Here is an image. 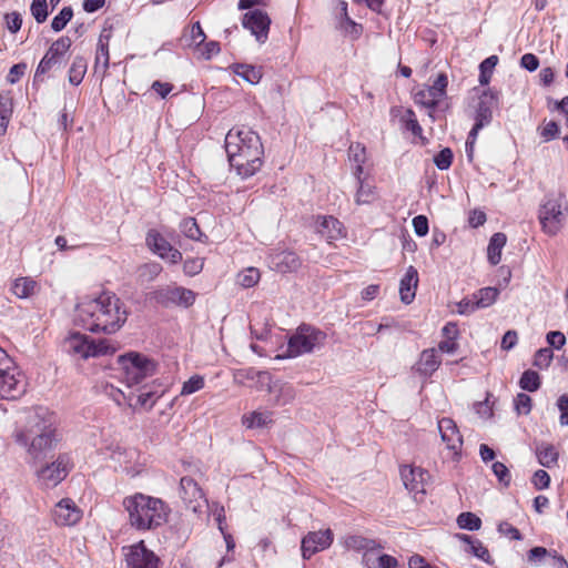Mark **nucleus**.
<instances>
[{
    "mask_svg": "<svg viewBox=\"0 0 568 568\" xmlns=\"http://www.w3.org/2000/svg\"><path fill=\"white\" fill-rule=\"evenodd\" d=\"M413 227L418 236H425L428 233V220L425 215H417L413 219Z\"/></svg>",
    "mask_w": 568,
    "mask_h": 568,
    "instance_id": "338daca9",
    "label": "nucleus"
},
{
    "mask_svg": "<svg viewBox=\"0 0 568 568\" xmlns=\"http://www.w3.org/2000/svg\"><path fill=\"white\" fill-rule=\"evenodd\" d=\"M181 232L191 240H200L202 232L193 217L184 219L180 225Z\"/></svg>",
    "mask_w": 568,
    "mask_h": 568,
    "instance_id": "8fccbe9b",
    "label": "nucleus"
},
{
    "mask_svg": "<svg viewBox=\"0 0 568 568\" xmlns=\"http://www.w3.org/2000/svg\"><path fill=\"white\" fill-rule=\"evenodd\" d=\"M87 72V61L83 57H75L69 69V82L72 85H79Z\"/></svg>",
    "mask_w": 568,
    "mask_h": 568,
    "instance_id": "e433bc0d",
    "label": "nucleus"
},
{
    "mask_svg": "<svg viewBox=\"0 0 568 568\" xmlns=\"http://www.w3.org/2000/svg\"><path fill=\"white\" fill-rule=\"evenodd\" d=\"M349 156L356 163L354 175L356 179L363 173V164L365 162V148L361 144H355L349 146Z\"/></svg>",
    "mask_w": 568,
    "mask_h": 568,
    "instance_id": "a18cd8bd",
    "label": "nucleus"
},
{
    "mask_svg": "<svg viewBox=\"0 0 568 568\" xmlns=\"http://www.w3.org/2000/svg\"><path fill=\"white\" fill-rule=\"evenodd\" d=\"M148 247L159 255L162 260L176 264L182 260V253L174 248L162 234L155 230H150L145 239Z\"/></svg>",
    "mask_w": 568,
    "mask_h": 568,
    "instance_id": "2eb2a0df",
    "label": "nucleus"
},
{
    "mask_svg": "<svg viewBox=\"0 0 568 568\" xmlns=\"http://www.w3.org/2000/svg\"><path fill=\"white\" fill-rule=\"evenodd\" d=\"M26 70H27L26 63H18V64L12 65L9 70V74L7 77L8 82L11 84L17 83L22 78Z\"/></svg>",
    "mask_w": 568,
    "mask_h": 568,
    "instance_id": "69168bd1",
    "label": "nucleus"
},
{
    "mask_svg": "<svg viewBox=\"0 0 568 568\" xmlns=\"http://www.w3.org/2000/svg\"><path fill=\"white\" fill-rule=\"evenodd\" d=\"M204 378L200 375H194L183 383L181 395L186 396L201 390L204 387Z\"/></svg>",
    "mask_w": 568,
    "mask_h": 568,
    "instance_id": "3c124183",
    "label": "nucleus"
},
{
    "mask_svg": "<svg viewBox=\"0 0 568 568\" xmlns=\"http://www.w3.org/2000/svg\"><path fill=\"white\" fill-rule=\"evenodd\" d=\"M73 17V10L71 7H64L51 21V28L53 31L59 32L65 28L68 22Z\"/></svg>",
    "mask_w": 568,
    "mask_h": 568,
    "instance_id": "09e8293b",
    "label": "nucleus"
},
{
    "mask_svg": "<svg viewBox=\"0 0 568 568\" xmlns=\"http://www.w3.org/2000/svg\"><path fill=\"white\" fill-rule=\"evenodd\" d=\"M203 268V261L201 258H190L184 262V273L194 276L199 274Z\"/></svg>",
    "mask_w": 568,
    "mask_h": 568,
    "instance_id": "e2e57ef3",
    "label": "nucleus"
},
{
    "mask_svg": "<svg viewBox=\"0 0 568 568\" xmlns=\"http://www.w3.org/2000/svg\"><path fill=\"white\" fill-rule=\"evenodd\" d=\"M491 470L500 484H503L505 487H508L510 485L511 475L508 467L505 464L500 462H495L491 465Z\"/></svg>",
    "mask_w": 568,
    "mask_h": 568,
    "instance_id": "864d4df0",
    "label": "nucleus"
},
{
    "mask_svg": "<svg viewBox=\"0 0 568 568\" xmlns=\"http://www.w3.org/2000/svg\"><path fill=\"white\" fill-rule=\"evenodd\" d=\"M447 83L448 80L446 74L440 73L430 87L419 90L415 93V103L434 110L440 99L445 95Z\"/></svg>",
    "mask_w": 568,
    "mask_h": 568,
    "instance_id": "4468645a",
    "label": "nucleus"
},
{
    "mask_svg": "<svg viewBox=\"0 0 568 568\" xmlns=\"http://www.w3.org/2000/svg\"><path fill=\"white\" fill-rule=\"evenodd\" d=\"M75 320L84 329L95 334L116 333L128 320L123 302L112 292L84 297L77 305Z\"/></svg>",
    "mask_w": 568,
    "mask_h": 568,
    "instance_id": "f257e3e1",
    "label": "nucleus"
},
{
    "mask_svg": "<svg viewBox=\"0 0 568 568\" xmlns=\"http://www.w3.org/2000/svg\"><path fill=\"white\" fill-rule=\"evenodd\" d=\"M234 74L241 77L251 84H257L262 79V72L258 68L250 64L235 63L231 65Z\"/></svg>",
    "mask_w": 568,
    "mask_h": 568,
    "instance_id": "473e14b6",
    "label": "nucleus"
},
{
    "mask_svg": "<svg viewBox=\"0 0 568 568\" xmlns=\"http://www.w3.org/2000/svg\"><path fill=\"white\" fill-rule=\"evenodd\" d=\"M180 496L184 504L193 513L201 511L205 505L209 506L207 499L199 484L191 477H182L180 480Z\"/></svg>",
    "mask_w": 568,
    "mask_h": 568,
    "instance_id": "ddd939ff",
    "label": "nucleus"
},
{
    "mask_svg": "<svg viewBox=\"0 0 568 568\" xmlns=\"http://www.w3.org/2000/svg\"><path fill=\"white\" fill-rule=\"evenodd\" d=\"M546 339L550 346H552L557 349H560L566 343L565 335L559 331L549 332L546 336Z\"/></svg>",
    "mask_w": 568,
    "mask_h": 568,
    "instance_id": "774afa93",
    "label": "nucleus"
},
{
    "mask_svg": "<svg viewBox=\"0 0 568 568\" xmlns=\"http://www.w3.org/2000/svg\"><path fill=\"white\" fill-rule=\"evenodd\" d=\"M82 517V510L71 498L61 499L53 509V519L59 526H73Z\"/></svg>",
    "mask_w": 568,
    "mask_h": 568,
    "instance_id": "412c9836",
    "label": "nucleus"
},
{
    "mask_svg": "<svg viewBox=\"0 0 568 568\" xmlns=\"http://www.w3.org/2000/svg\"><path fill=\"white\" fill-rule=\"evenodd\" d=\"M64 347L69 353L81 358L98 357L114 352L106 339L94 341L81 333H72L64 341Z\"/></svg>",
    "mask_w": 568,
    "mask_h": 568,
    "instance_id": "6e6552de",
    "label": "nucleus"
},
{
    "mask_svg": "<svg viewBox=\"0 0 568 568\" xmlns=\"http://www.w3.org/2000/svg\"><path fill=\"white\" fill-rule=\"evenodd\" d=\"M568 215V202L564 193H549L539 205L538 221L541 230L549 236L557 235Z\"/></svg>",
    "mask_w": 568,
    "mask_h": 568,
    "instance_id": "39448f33",
    "label": "nucleus"
},
{
    "mask_svg": "<svg viewBox=\"0 0 568 568\" xmlns=\"http://www.w3.org/2000/svg\"><path fill=\"white\" fill-rule=\"evenodd\" d=\"M316 231L328 242L337 240L343 235L342 223L333 216L318 217L316 223Z\"/></svg>",
    "mask_w": 568,
    "mask_h": 568,
    "instance_id": "c85d7f7f",
    "label": "nucleus"
},
{
    "mask_svg": "<svg viewBox=\"0 0 568 568\" xmlns=\"http://www.w3.org/2000/svg\"><path fill=\"white\" fill-rule=\"evenodd\" d=\"M551 552L548 551L545 547H534L531 548L528 554H527V558H528V561L531 562V564H539L541 562V560L547 557V556H550Z\"/></svg>",
    "mask_w": 568,
    "mask_h": 568,
    "instance_id": "680f3d73",
    "label": "nucleus"
},
{
    "mask_svg": "<svg viewBox=\"0 0 568 568\" xmlns=\"http://www.w3.org/2000/svg\"><path fill=\"white\" fill-rule=\"evenodd\" d=\"M506 235L504 233H495L489 241L487 247V257L491 265H497L501 260V251L506 244Z\"/></svg>",
    "mask_w": 568,
    "mask_h": 568,
    "instance_id": "2f4dec72",
    "label": "nucleus"
},
{
    "mask_svg": "<svg viewBox=\"0 0 568 568\" xmlns=\"http://www.w3.org/2000/svg\"><path fill=\"white\" fill-rule=\"evenodd\" d=\"M362 564L365 568H397L399 565L395 557L383 554L382 546L378 544L363 554Z\"/></svg>",
    "mask_w": 568,
    "mask_h": 568,
    "instance_id": "b1692460",
    "label": "nucleus"
},
{
    "mask_svg": "<svg viewBox=\"0 0 568 568\" xmlns=\"http://www.w3.org/2000/svg\"><path fill=\"white\" fill-rule=\"evenodd\" d=\"M26 379L19 367L10 361L8 367H0V398L13 400L26 392Z\"/></svg>",
    "mask_w": 568,
    "mask_h": 568,
    "instance_id": "1a4fd4ad",
    "label": "nucleus"
},
{
    "mask_svg": "<svg viewBox=\"0 0 568 568\" xmlns=\"http://www.w3.org/2000/svg\"><path fill=\"white\" fill-rule=\"evenodd\" d=\"M270 266L280 273L295 272L301 266V258L292 251H276L268 255Z\"/></svg>",
    "mask_w": 568,
    "mask_h": 568,
    "instance_id": "5701e85b",
    "label": "nucleus"
},
{
    "mask_svg": "<svg viewBox=\"0 0 568 568\" xmlns=\"http://www.w3.org/2000/svg\"><path fill=\"white\" fill-rule=\"evenodd\" d=\"M514 405L518 414L528 415L531 410V398L525 393H519L514 399Z\"/></svg>",
    "mask_w": 568,
    "mask_h": 568,
    "instance_id": "13d9d810",
    "label": "nucleus"
},
{
    "mask_svg": "<svg viewBox=\"0 0 568 568\" xmlns=\"http://www.w3.org/2000/svg\"><path fill=\"white\" fill-rule=\"evenodd\" d=\"M118 362L121 366V381L131 388L142 383L146 377L155 372V363L145 355L130 352L119 356Z\"/></svg>",
    "mask_w": 568,
    "mask_h": 568,
    "instance_id": "423d86ee",
    "label": "nucleus"
},
{
    "mask_svg": "<svg viewBox=\"0 0 568 568\" xmlns=\"http://www.w3.org/2000/svg\"><path fill=\"white\" fill-rule=\"evenodd\" d=\"M400 477L407 490L414 494H425L429 474L422 467L403 466Z\"/></svg>",
    "mask_w": 568,
    "mask_h": 568,
    "instance_id": "aec40b11",
    "label": "nucleus"
},
{
    "mask_svg": "<svg viewBox=\"0 0 568 568\" xmlns=\"http://www.w3.org/2000/svg\"><path fill=\"white\" fill-rule=\"evenodd\" d=\"M126 568H159L160 558L146 548L144 541L123 547Z\"/></svg>",
    "mask_w": 568,
    "mask_h": 568,
    "instance_id": "9d476101",
    "label": "nucleus"
},
{
    "mask_svg": "<svg viewBox=\"0 0 568 568\" xmlns=\"http://www.w3.org/2000/svg\"><path fill=\"white\" fill-rule=\"evenodd\" d=\"M494 95L485 92L477 104L475 113V124L468 134V140H476L478 132L491 122L493 108H494Z\"/></svg>",
    "mask_w": 568,
    "mask_h": 568,
    "instance_id": "6ab92c4d",
    "label": "nucleus"
},
{
    "mask_svg": "<svg viewBox=\"0 0 568 568\" xmlns=\"http://www.w3.org/2000/svg\"><path fill=\"white\" fill-rule=\"evenodd\" d=\"M122 505L128 513L130 526L138 531L154 530L168 521L170 508L160 498L135 493L126 496Z\"/></svg>",
    "mask_w": 568,
    "mask_h": 568,
    "instance_id": "20e7f679",
    "label": "nucleus"
},
{
    "mask_svg": "<svg viewBox=\"0 0 568 568\" xmlns=\"http://www.w3.org/2000/svg\"><path fill=\"white\" fill-rule=\"evenodd\" d=\"M333 531L331 529L311 531L302 539V556L310 559L318 551L327 549L333 542Z\"/></svg>",
    "mask_w": 568,
    "mask_h": 568,
    "instance_id": "f3484780",
    "label": "nucleus"
},
{
    "mask_svg": "<svg viewBox=\"0 0 568 568\" xmlns=\"http://www.w3.org/2000/svg\"><path fill=\"white\" fill-rule=\"evenodd\" d=\"M13 437L33 459L44 457L58 442L54 414L45 407L33 408L28 414L24 428L16 430Z\"/></svg>",
    "mask_w": 568,
    "mask_h": 568,
    "instance_id": "7ed1b4c3",
    "label": "nucleus"
},
{
    "mask_svg": "<svg viewBox=\"0 0 568 568\" xmlns=\"http://www.w3.org/2000/svg\"><path fill=\"white\" fill-rule=\"evenodd\" d=\"M457 524L459 528L467 529L470 531L478 530L481 526V520L478 516L473 513H462L457 517Z\"/></svg>",
    "mask_w": 568,
    "mask_h": 568,
    "instance_id": "49530a36",
    "label": "nucleus"
},
{
    "mask_svg": "<svg viewBox=\"0 0 568 568\" xmlns=\"http://www.w3.org/2000/svg\"><path fill=\"white\" fill-rule=\"evenodd\" d=\"M225 151L230 165L247 179L263 164L264 149L260 135L246 126L232 128L225 136Z\"/></svg>",
    "mask_w": 568,
    "mask_h": 568,
    "instance_id": "f03ea898",
    "label": "nucleus"
},
{
    "mask_svg": "<svg viewBox=\"0 0 568 568\" xmlns=\"http://www.w3.org/2000/svg\"><path fill=\"white\" fill-rule=\"evenodd\" d=\"M375 544H376L375 540L367 539L365 537L357 536V535L348 536L345 539V546L348 549H353L356 551H363V554L367 552L368 549L373 548Z\"/></svg>",
    "mask_w": 568,
    "mask_h": 568,
    "instance_id": "ea45409f",
    "label": "nucleus"
},
{
    "mask_svg": "<svg viewBox=\"0 0 568 568\" xmlns=\"http://www.w3.org/2000/svg\"><path fill=\"white\" fill-rule=\"evenodd\" d=\"M31 14L38 23H43L48 18L47 0H33L30 7Z\"/></svg>",
    "mask_w": 568,
    "mask_h": 568,
    "instance_id": "603ef678",
    "label": "nucleus"
},
{
    "mask_svg": "<svg viewBox=\"0 0 568 568\" xmlns=\"http://www.w3.org/2000/svg\"><path fill=\"white\" fill-rule=\"evenodd\" d=\"M531 483L535 486L536 489L542 490L549 487L550 485V476L549 474L544 469H538L535 471Z\"/></svg>",
    "mask_w": 568,
    "mask_h": 568,
    "instance_id": "bf43d9fd",
    "label": "nucleus"
},
{
    "mask_svg": "<svg viewBox=\"0 0 568 568\" xmlns=\"http://www.w3.org/2000/svg\"><path fill=\"white\" fill-rule=\"evenodd\" d=\"M498 63V57L497 55H490L486 58L480 64H479V83L481 85H486L489 83L491 79L493 71L495 67Z\"/></svg>",
    "mask_w": 568,
    "mask_h": 568,
    "instance_id": "79ce46f5",
    "label": "nucleus"
},
{
    "mask_svg": "<svg viewBox=\"0 0 568 568\" xmlns=\"http://www.w3.org/2000/svg\"><path fill=\"white\" fill-rule=\"evenodd\" d=\"M37 290V282L30 277H19L14 280L11 292L19 298L31 297Z\"/></svg>",
    "mask_w": 568,
    "mask_h": 568,
    "instance_id": "72a5a7b5",
    "label": "nucleus"
},
{
    "mask_svg": "<svg viewBox=\"0 0 568 568\" xmlns=\"http://www.w3.org/2000/svg\"><path fill=\"white\" fill-rule=\"evenodd\" d=\"M499 293L497 287H483L457 304L458 313L469 315L476 310L489 307L497 301Z\"/></svg>",
    "mask_w": 568,
    "mask_h": 568,
    "instance_id": "9b49d317",
    "label": "nucleus"
},
{
    "mask_svg": "<svg viewBox=\"0 0 568 568\" xmlns=\"http://www.w3.org/2000/svg\"><path fill=\"white\" fill-rule=\"evenodd\" d=\"M458 538L468 545L467 552L474 555L485 562H490V555L488 549L478 539H474L468 535H458Z\"/></svg>",
    "mask_w": 568,
    "mask_h": 568,
    "instance_id": "f704fd0d",
    "label": "nucleus"
},
{
    "mask_svg": "<svg viewBox=\"0 0 568 568\" xmlns=\"http://www.w3.org/2000/svg\"><path fill=\"white\" fill-rule=\"evenodd\" d=\"M326 334L307 324H302L296 332L288 338L287 357H297L303 354L312 353L316 347L324 344Z\"/></svg>",
    "mask_w": 568,
    "mask_h": 568,
    "instance_id": "0eeeda50",
    "label": "nucleus"
},
{
    "mask_svg": "<svg viewBox=\"0 0 568 568\" xmlns=\"http://www.w3.org/2000/svg\"><path fill=\"white\" fill-rule=\"evenodd\" d=\"M400 122L403 123V126L407 131H410L416 136H422L423 129L419 125V123L416 119V114L412 109H406L403 112V114L400 116Z\"/></svg>",
    "mask_w": 568,
    "mask_h": 568,
    "instance_id": "37998d69",
    "label": "nucleus"
},
{
    "mask_svg": "<svg viewBox=\"0 0 568 568\" xmlns=\"http://www.w3.org/2000/svg\"><path fill=\"white\" fill-rule=\"evenodd\" d=\"M453 158L454 155L452 150L449 148H445L435 155L434 163L439 170L444 171L449 169Z\"/></svg>",
    "mask_w": 568,
    "mask_h": 568,
    "instance_id": "6e6d98bb",
    "label": "nucleus"
},
{
    "mask_svg": "<svg viewBox=\"0 0 568 568\" xmlns=\"http://www.w3.org/2000/svg\"><path fill=\"white\" fill-rule=\"evenodd\" d=\"M260 271L255 267H247L237 274L236 282L244 288H250L256 285L260 281Z\"/></svg>",
    "mask_w": 568,
    "mask_h": 568,
    "instance_id": "a19ab883",
    "label": "nucleus"
},
{
    "mask_svg": "<svg viewBox=\"0 0 568 568\" xmlns=\"http://www.w3.org/2000/svg\"><path fill=\"white\" fill-rule=\"evenodd\" d=\"M552 357L554 353L550 348H540L536 352L532 364L540 369H545L550 365Z\"/></svg>",
    "mask_w": 568,
    "mask_h": 568,
    "instance_id": "5fc2aeb1",
    "label": "nucleus"
},
{
    "mask_svg": "<svg viewBox=\"0 0 568 568\" xmlns=\"http://www.w3.org/2000/svg\"><path fill=\"white\" fill-rule=\"evenodd\" d=\"M519 386L527 392L537 390L540 387L539 374L531 369L525 371L519 379Z\"/></svg>",
    "mask_w": 568,
    "mask_h": 568,
    "instance_id": "c03bdc74",
    "label": "nucleus"
},
{
    "mask_svg": "<svg viewBox=\"0 0 568 568\" xmlns=\"http://www.w3.org/2000/svg\"><path fill=\"white\" fill-rule=\"evenodd\" d=\"M242 24L251 31L260 43H264L267 40L271 19L264 11L255 9L246 12Z\"/></svg>",
    "mask_w": 568,
    "mask_h": 568,
    "instance_id": "dca6fc26",
    "label": "nucleus"
},
{
    "mask_svg": "<svg viewBox=\"0 0 568 568\" xmlns=\"http://www.w3.org/2000/svg\"><path fill=\"white\" fill-rule=\"evenodd\" d=\"M272 423V413L270 412H253L243 416V424L247 428L264 427Z\"/></svg>",
    "mask_w": 568,
    "mask_h": 568,
    "instance_id": "58836bf2",
    "label": "nucleus"
},
{
    "mask_svg": "<svg viewBox=\"0 0 568 568\" xmlns=\"http://www.w3.org/2000/svg\"><path fill=\"white\" fill-rule=\"evenodd\" d=\"M358 190L356 192L355 202L356 204H368L375 199V194L373 187L368 184H365L361 178L357 179Z\"/></svg>",
    "mask_w": 568,
    "mask_h": 568,
    "instance_id": "de8ad7c7",
    "label": "nucleus"
},
{
    "mask_svg": "<svg viewBox=\"0 0 568 568\" xmlns=\"http://www.w3.org/2000/svg\"><path fill=\"white\" fill-rule=\"evenodd\" d=\"M437 426L440 438L447 449L452 450L454 454H459L463 447V436L456 423L449 417H444L438 420Z\"/></svg>",
    "mask_w": 568,
    "mask_h": 568,
    "instance_id": "4be33fe9",
    "label": "nucleus"
},
{
    "mask_svg": "<svg viewBox=\"0 0 568 568\" xmlns=\"http://www.w3.org/2000/svg\"><path fill=\"white\" fill-rule=\"evenodd\" d=\"M71 468L68 455H60L51 465L42 467L38 471L39 479L47 486H57L63 480Z\"/></svg>",
    "mask_w": 568,
    "mask_h": 568,
    "instance_id": "a211bd4d",
    "label": "nucleus"
},
{
    "mask_svg": "<svg viewBox=\"0 0 568 568\" xmlns=\"http://www.w3.org/2000/svg\"><path fill=\"white\" fill-rule=\"evenodd\" d=\"M71 43L69 37H60L51 44L36 70L34 82L42 81L41 77L61 62L62 57L69 51Z\"/></svg>",
    "mask_w": 568,
    "mask_h": 568,
    "instance_id": "f8f14e48",
    "label": "nucleus"
},
{
    "mask_svg": "<svg viewBox=\"0 0 568 568\" xmlns=\"http://www.w3.org/2000/svg\"><path fill=\"white\" fill-rule=\"evenodd\" d=\"M234 377L239 383H244V379H257L262 385H268L270 383V374L267 372L257 371L253 367L237 371Z\"/></svg>",
    "mask_w": 568,
    "mask_h": 568,
    "instance_id": "c9c22d12",
    "label": "nucleus"
},
{
    "mask_svg": "<svg viewBox=\"0 0 568 568\" xmlns=\"http://www.w3.org/2000/svg\"><path fill=\"white\" fill-rule=\"evenodd\" d=\"M162 393L152 390L148 386H143L138 389V394L134 392L129 393V407L133 410L144 408L146 410L152 409L156 400L162 396Z\"/></svg>",
    "mask_w": 568,
    "mask_h": 568,
    "instance_id": "393cba45",
    "label": "nucleus"
},
{
    "mask_svg": "<svg viewBox=\"0 0 568 568\" xmlns=\"http://www.w3.org/2000/svg\"><path fill=\"white\" fill-rule=\"evenodd\" d=\"M418 285V272L414 266H409L406 270L405 275L402 277L399 283V295L400 301L404 304H410L416 295Z\"/></svg>",
    "mask_w": 568,
    "mask_h": 568,
    "instance_id": "a878e982",
    "label": "nucleus"
},
{
    "mask_svg": "<svg viewBox=\"0 0 568 568\" xmlns=\"http://www.w3.org/2000/svg\"><path fill=\"white\" fill-rule=\"evenodd\" d=\"M535 452L541 466L551 468L557 465L559 454L554 445L540 443L536 446Z\"/></svg>",
    "mask_w": 568,
    "mask_h": 568,
    "instance_id": "7c9ffc66",
    "label": "nucleus"
},
{
    "mask_svg": "<svg viewBox=\"0 0 568 568\" xmlns=\"http://www.w3.org/2000/svg\"><path fill=\"white\" fill-rule=\"evenodd\" d=\"M106 394L118 406H122L124 404L129 406V393L126 394L114 386H110L106 387Z\"/></svg>",
    "mask_w": 568,
    "mask_h": 568,
    "instance_id": "052dcab7",
    "label": "nucleus"
},
{
    "mask_svg": "<svg viewBox=\"0 0 568 568\" xmlns=\"http://www.w3.org/2000/svg\"><path fill=\"white\" fill-rule=\"evenodd\" d=\"M538 131L544 142H549L559 135V126L555 121L546 122Z\"/></svg>",
    "mask_w": 568,
    "mask_h": 568,
    "instance_id": "4d7b16f0",
    "label": "nucleus"
},
{
    "mask_svg": "<svg viewBox=\"0 0 568 568\" xmlns=\"http://www.w3.org/2000/svg\"><path fill=\"white\" fill-rule=\"evenodd\" d=\"M12 115V99L9 94H0V134H4Z\"/></svg>",
    "mask_w": 568,
    "mask_h": 568,
    "instance_id": "4c0bfd02",
    "label": "nucleus"
},
{
    "mask_svg": "<svg viewBox=\"0 0 568 568\" xmlns=\"http://www.w3.org/2000/svg\"><path fill=\"white\" fill-rule=\"evenodd\" d=\"M557 406L560 412L559 424L568 426V395H561L557 400Z\"/></svg>",
    "mask_w": 568,
    "mask_h": 568,
    "instance_id": "0e129e2a",
    "label": "nucleus"
},
{
    "mask_svg": "<svg viewBox=\"0 0 568 568\" xmlns=\"http://www.w3.org/2000/svg\"><path fill=\"white\" fill-rule=\"evenodd\" d=\"M158 300L162 303L172 302L187 307L194 303L195 294L184 287H174L159 292Z\"/></svg>",
    "mask_w": 568,
    "mask_h": 568,
    "instance_id": "bb28decb",
    "label": "nucleus"
},
{
    "mask_svg": "<svg viewBox=\"0 0 568 568\" xmlns=\"http://www.w3.org/2000/svg\"><path fill=\"white\" fill-rule=\"evenodd\" d=\"M339 16L337 18V27L345 34L349 36L352 39H358L363 32V27L356 23L347 12V2L339 1Z\"/></svg>",
    "mask_w": 568,
    "mask_h": 568,
    "instance_id": "cd10ccee",
    "label": "nucleus"
},
{
    "mask_svg": "<svg viewBox=\"0 0 568 568\" xmlns=\"http://www.w3.org/2000/svg\"><path fill=\"white\" fill-rule=\"evenodd\" d=\"M440 358L435 348L425 349L419 356L416 371L425 377L432 376L440 365Z\"/></svg>",
    "mask_w": 568,
    "mask_h": 568,
    "instance_id": "c756f323",
    "label": "nucleus"
}]
</instances>
